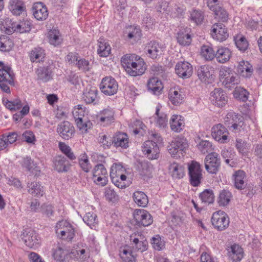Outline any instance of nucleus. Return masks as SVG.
<instances>
[{
    "mask_svg": "<svg viewBox=\"0 0 262 262\" xmlns=\"http://www.w3.org/2000/svg\"><path fill=\"white\" fill-rule=\"evenodd\" d=\"M122 66L125 71L131 76L136 77L143 74L147 66L144 59L134 54H127L121 59Z\"/></svg>",
    "mask_w": 262,
    "mask_h": 262,
    "instance_id": "1",
    "label": "nucleus"
},
{
    "mask_svg": "<svg viewBox=\"0 0 262 262\" xmlns=\"http://www.w3.org/2000/svg\"><path fill=\"white\" fill-rule=\"evenodd\" d=\"M55 228L57 236L63 240L71 241L75 236V231L73 226L66 220L58 222Z\"/></svg>",
    "mask_w": 262,
    "mask_h": 262,
    "instance_id": "2",
    "label": "nucleus"
},
{
    "mask_svg": "<svg viewBox=\"0 0 262 262\" xmlns=\"http://www.w3.org/2000/svg\"><path fill=\"white\" fill-rule=\"evenodd\" d=\"M15 75L11 67L0 69V89L6 93H10V85H14Z\"/></svg>",
    "mask_w": 262,
    "mask_h": 262,
    "instance_id": "3",
    "label": "nucleus"
},
{
    "mask_svg": "<svg viewBox=\"0 0 262 262\" xmlns=\"http://www.w3.org/2000/svg\"><path fill=\"white\" fill-rule=\"evenodd\" d=\"M233 177L235 188L237 189L243 190V193L246 194L249 198H252L255 193L256 191L250 186L247 188L246 187L247 184L245 182L246 178L245 172L242 170L235 171L233 174Z\"/></svg>",
    "mask_w": 262,
    "mask_h": 262,
    "instance_id": "4",
    "label": "nucleus"
},
{
    "mask_svg": "<svg viewBox=\"0 0 262 262\" xmlns=\"http://www.w3.org/2000/svg\"><path fill=\"white\" fill-rule=\"evenodd\" d=\"M205 168L206 171L212 174H216L221 167V159L216 152L208 154L204 159Z\"/></svg>",
    "mask_w": 262,
    "mask_h": 262,
    "instance_id": "5",
    "label": "nucleus"
},
{
    "mask_svg": "<svg viewBox=\"0 0 262 262\" xmlns=\"http://www.w3.org/2000/svg\"><path fill=\"white\" fill-rule=\"evenodd\" d=\"M130 245L135 251L144 252L148 249V242L141 232H135L129 236Z\"/></svg>",
    "mask_w": 262,
    "mask_h": 262,
    "instance_id": "6",
    "label": "nucleus"
},
{
    "mask_svg": "<svg viewBox=\"0 0 262 262\" xmlns=\"http://www.w3.org/2000/svg\"><path fill=\"white\" fill-rule=\"evenodd\" d=\"M94 182L101 186H105L108 182L107 171L102 164H96L92 170Z\"/></svg>",
    "mask_w": 262,
    "mask_h": 262,
    "instance_id": "7",
    "label": "nucleus"
},
{
    "mask_svg": "<svg viewBox=\"0 0 262 262\" xmlns=\"http://www.w3.org/2000/svg\"><path fill=\"white\" fill-rule=\"evenodd\" d=\"M229 218L223 211H219L213 213L211 223L215 229L221 231L227 229L229 225Z\"/></svg>",
    "mask_w": 262,
    "mask_h": 262,
    "instance_id": "8",
    "label": "nucleus"
},
{
    "mask_svg": "<svg viewBox=\"0 0 262 262\" xmlns=\"http://www.w3.org/2000/svg\"><path fill=\"white\" fill-rule=\"evenodd\" d=\"M99 88L104 94L112 96L117 93L118 84L114 78L112 76H106L101 80Z\"/></svg>",
    "mask_w": 262,
    "mask_h": 262,
    "instance_id": "9",
    "label": "nucleus"
},
{
    "mask_svg": "<svg viewBox=\"0 0 262 262\" xmlns=\"http://www.w3.org/2000/svg\"><path fill=\"white\" fill-rule=\"evenodd\" d=\"M188 146L186 139L184 137H178L171 141L167 146V149L169 153L174 157L178 154L183 155L185 152Z\"/></svg>",
    "mask_w": 262,
    "mask_h": 262,
    "instance_id": "10",
    "label": "nucleus"
},
{
    "mask_svg": "<svg viewBox=\"0 0 262 262\" xmlns=\"http://www.w3.org/2000/svg\"><path fill=\"white\" fill-rule=\"evenodd\" d=\"M133 215L135 225L138 227L148 226L152 223V216L145 210L136 209Z\"/></svg>",
    "mask_w": 262,
    "mask_h": 262,
    "instance_id": "11",
    "label": "nucleus"
},
{
    "mask_svg": "<svg viewBox=\"0 0 262 262\" xmlns=\"http://www.w3.org/2000/svg\"><path fill=\"white\" fill-rule=\"evenodd\" d=\"M243 117L234 112H228L224 118V124L229 128H232V130H240V128L244 124Z\"/></svg>",
    "mask_w": 262,
    "mask_h": 262,
    "instance_id": "12",
    "label": "nucleus"
},
{
    "mask_svg": "<svg viewBox=\"0 0 262 262\" xmlns=\"http://www.w3.org/2000/svg\"><path fill=\"white\" fill-rule=\"evenodd\" d=\"M142 148L145 157L150 160L158 159L160 157V148L155 141L149 140L145 141Z\"/></svg>",
    "mask_w": 262,
    "mask_h": 262,
    "instance_id": "13",
    "label": "nucleus"
},
{
    "mask_svg": "<svg viewBox=\"0 0 262 262\" xmlns=\"http://www.w3.org/2000/svg\"><path fill=\"white\" fill-rule=\"evenodd\" d=\"M56 132L59 136L65 140L72 139L75 134L73 124L68 121H63L59 123L57 126Z\"/></svg>",
    "mask_w": 262,
    "mask_h": 262,
    "instance_id": "14",
    "label": "nucleus"
},
{
    "mask_svg": "<svg viewBox=\"0 0 262 262\" xmlns=\"http://www.w3.org/2000/svg\"><path fill=\"white\" fill-rule=\"evenodd\" d=\"M210 35L214 39L223 42L228 38L229 33L227 28L224 24L217 23L212 26Z\"/></svg>",
    "mask_w": 262,
    "mask_h": 262,
    "instance_id": "15",
    "label": "nucleus"
},
{
    "mask_svg": "<svg viewBox=\"0 0 262 262\" xmlns=\"http://www.w3.org/2000/svg\"><path fill=\"white\" fill-rule=\"evenodd\" d=\"M229 132L222 124L219 123L214 125L211 128L212 137L221 143H225L229 142Z\"/></svg>",
    "mask_w": 262,
    "mask_h": 262,
    "instance_id": "16",
    "label": "nucleus"
},
{
    "mask_svg": "<svg viewBox=\"0 0 262 262\" xmlns=\"http://www.w3.org/2000/svg\"><path fill=\"white\" fill-rule=\"evenodd\" d=\"M210 100L213 105L222 107L227 104L228 97L226 93L222 89L216 88L211 92Z\"/></svg>",
    "mask_w": 262,
    "mask_h": 262,
    "instance_id": "17",
    "label": "nucleus"
},
{
    "mask_svg": "<svg viewBox=\"0 0 262 262\" xmlns=\"http://www.w3.org/2000/svg\"><path fill=\"white\" fill-rule=\"evenodd\" d=\"M96 118L101 125H110L115 121V111L110 107L104 108L96 115Z\"/></svg>",
    "mask_w": 262,
    "mask_h": 262,
    "instance_id": "18",
    "label": "nucleus"
},
{
    "mask_svg": "<svg viewBox=\"0 0 262 262\" xmlns=\"http://www.w3.org/2000/svg\"><path fill=\"white\" fill-rule=\"evenodd\" d=\"M23 239L26 245L30 248H36L40 245V238L33 229L25 230Z\"/></svg>",
    "mask_w": 262,
    "mask_h": 262,
    "instance_id": "19",
    "label": "nucleus"
},
{
    "mask_svg": "<svg viewBox=\"0 0 262 262\" xmlns=\"http://www.w3.org/2000/svg\"><path fill=\"white\" fill-rule=\"evenodd\" d=\"M213 68L208 65L200 67L197 70V75L199 79L205 83H211L214 80Z\"/></svg>",
    "mask_w": 262,
    "mask_h": 262,
    "instance_id": "20",
    "label": "nucleus"
},
{
    "mask_svg": "<svg viewBox=\"0 0 262 262\" xmlns=\"http://www.w3.org/2000/svg\"><path fill=\"white\" fill-rule=\"evenodd\" d=\"M175 71L179 77L187 79L191 76L193 68L192 66L187 61H179L176 65Z\"/></svg>",
    "mask_w": 262,
    "mask_h": 262,
    "instance_id": "21",
    "label": "nucleus"
},
{
    "mask_svg": "<svg viewBox=\"0 0 262 262\" xmlns=\"http://www.w3.org/2000/svg\"><path fill=\"white\" fill-rule=\"evenodd\" d=\"M20 164L23 169L29 172L35 176L38 177L40 173V167L31 157L26 156L24 157L20 161Z\"/></svg>",
    "mask_w": 262,
    "mask_h": 262,
    "instance_id": "22",
    "label": "nucleus"
},
{
    "mask_svg": "<svg viewBox=\"0 0 262 262\" xmlns=\"http://www.w3.org/2000/svg\"><path fill=\"white\" fill-rule=\"evenodd\" d=\"M98 91L96 87L89 86L83 91L82 99L86 104H96L99 102Z\"/></svg>",
    "mask_w": 262,
    "mask_h": 262,
    "instance_id": "23",
    "label": "nucleus"
},
{
    "mask_svg": "<svg viewBox=\"0 0 262 262\" xmlns=\"http://www.w3.org/2000/svg\"><path fill=\"white\" fill-rule=\"evenodd\" d=\"M71 166L70 162L64 156L58 155L53 160L54 169L59 173L68 172Z\"/></svg>",
    "mask_w": 262,
    "mask_h": 262,
    "instance_id": "24",
    "label": "nucleus"
},
{
    "mask_svg": "<svg viewBox=\"0 0 262 262\" xmlns=\"http://www.w3.org/2000/svg\"><path fill=\"white\" fill-rule=\"evenodd\" d=\"M32 12L34 17L38 20H45L49 15L47 7L41 2H37L33 4Z\"/></svg>",
    "mask_w": 262,
    "mask_h": 262,
    "instance_id": "25",
    "label": "nucleus"
},
{
    "mask_svg": "<svg viewBox=\"0 0 262 262\" xmlns=\"http://www.w3.org/2000/svg\"><path fill=\"white\" fill-rule=\"evenodd\" d=\"M35 73L37 79L44 82H47L53 78V67L51 65L39 67L36 69Z\"/></svg>",
    "mask_w": 262,
    "mask_h": 262,
    "instance_id": "26",
    "label": "nucleus"
},
{
    "mask_svg": "<svg viewBox=\"0 0 262 262\" xmlns=\"http://www.w3.org/2000/svg\"><path fill=\"white\" fill-rule=\"evenodd\" d=\"M146 50L148 56L153 59L160 58L163 52L159 43L155 40L150 41L148 43L146 46Z\"/></svg>",
    "mask_w": 262,
    "mask_h": 262,
    "instance_id": "27",
    "label": "nucleus"
},
{
    "mask_svg": "<svg viewBox=\"0 0 262 262\" xmlns=\"http://www.w3.org/2000/svg\"><path fill=\"white\" fill-rule=\"evenodd\" d=\"M191 29L188 27L180 29L177 33L178 42L181 46L189 45L192 38L190 35Z\"/></svg>",
    "mask_w": 262,
    "mask_h": 262,
    "instance_id": "28",
    "label": "nucleus"
},
{
    "mask_svg": "<svg viewBox=\"0 0 262 262\" xmlns=\"http://www.w3.org/2000/svg\"><path fill=\"white\" fill-rule=\"evenodd\" d=\"M125 168L121 163H114L111 168L110 177L112 181L117 182L116 178L119 176L122 179H126Z\"/></svg>",
    "mask_w": 262,
    "mask_h": 262,
    "instance_id": "29",
    "label": "nucleus"
},
{
    "mask_svg": "<svg viewBox=\"0 0 262 262\" xmlns=\"http://www.w3.org/2000/svg\"><path fill=\"white\" fill-rule=\"evenodd\" d=\"M9 9L14 15L18 16L26 11V6L21 0H10Z\"/></svg>",
    "mask_w": 262,
    "mask_h": 262,
    "instance_id": "30",
    "label": "nucleus"
},
{
    "mask_svg": "<svg viewBox=\"0 0 262 262\" xmlns=\"http://www.w3.org/2000/svg\"><path fill=\"white\" fill-rule=\"evenodd\" d=\"M232 56V52L228 48L221 47L215 52L216 61L221 63H225L228 61Z\"/></svg>",
    "mask_w": 262,
    "mask_h": 262,
    "instance_id": "31",
    "label": "nucleus"
},
{
    "mask_svg": "<svg viewBox=\"0 0 262 262\" xmlns=\"http://www.w3.org/2000/svg\"><path fill=\"white\" fill-rule=\"evenodd\" d=\"M237 70L238 74L245 78L250 77L254 71L252 66L248 61L244 60L239 62Z\"/></svg>",
    "mask_w": 262,
    "mask_h": 262,
    "instance_id": "32",
    "label": "nucleus"
},
{
    "mask_svg": "<svg viewBox=\"0 0 262 262\" xmlns=\"http://www.w3.org/2000/svg\"><path fill=\"white\" fill-rule=\"evenodd\" d=\"M114 146L121 147L126 148L128 147V138L126 133L118 132L116 133L113 137Z\"/></svg>",
    "mask_w": 262,
    "mask_h": 262,
    "instance_id": "33",
    "label": "nucleus"
},
{
    "mask_svg": "<svg viewBox=\"0 0 262 262\" xmlns=\"http://www.w3.org/2000/svg\"><path fill=\"white\" fill-rule=\"evenodd\" d=\"M185 95L180 90L171 89L169 92V99L171 103L174 105L181 104L184 101Z\"/></svg>",
    "mask_w": 262,
    "mask_h": 262,
    "instance_id": "34",
    "label": "nucleus"
},
{
    "mask_svg": "<svg viewBox=\"0 0 262 262\" xmlns=\"http://www.w3.org/2000/svg\"><path fill=\"white\" fill-rule=\"evenodd\" d=\"M169 170L172 177L174 179H180L185 175L184 167L176 162L170 165Z\"/></svg>",
    "mask_w": 262,
    "mask_h": 262,
    "instance_id": "35",
    "label": "nucleus"
},
{
    "mask_svg": "<svg viewBox=\"0 0 262 262\" xmlns=\"http://www.w3.org/2000/svg\"><path fill=\"white\" fill-rule=\"evenodd\" d=\"M142 35L141 31L138 28L129 26L124 32V36L129 40L136 41L139 39Z\"/></svg>",
    "mask_w": 262,
    "mask_h": 262,
    "instance_id": "36",
    "label": "nucleus"
},
{
    "mask_svg": "<svg viewBox=\"0 0 262 262\" xmlns=\"http://www.w3.org/2000/svg\"><path fill=\"white\" fill-rule=\"evenodd\" d=\"M229 256L233 261H239L244 257L243 249L239 245L234 244L231 247Z\"/></svg>",
    "mask_w": 262,
    "mask_h": 262,
    "instance_id": "37",
    "label": "nucleus"
},
{
    "mask_svg": "<svg viewBox=\"0 0 262 262\" xmlns=\"http://www.w3.org/2000/svg\"><path fill=\"white\" fill-rule=\"evenodd\" d=\"M147 85L148 89L155 94H159L163 88L161 81L157 77L150 78Z\"/></svg>",
    "mask_w": 262,
    "mask_h": 262,
    "instance_id": "38",
    "label": "nucleus"
},
{
    "mask_svg": "<svg viewBox=\"0 0 262 262\" xmlns=\"http://www.w3.org/2000/svg\"><path fill=\"white\" fill-rule=\"evenodd\" d=\"M181 116L179 115H172L170 120V125L172 130L180 133L184 126V123Z\"/></svg>",
    "mask_w": 262,
    "mask_h": 262,
    "instance_id": "39",
    "label": "nucleus"
},
{
    "mask_svg": "<svg viewBox=\"0 0 262 262\" xmlns=\"http://www.w3.org/2000/svg\"><path fill=\"white\" fill-rule=\"evenodd\" d=\"M13 47V41L9 37L5 35H0V51L8 52L12 50Z\"/></svg>",
    "mask_w": 262,
    "mask_h": 262,
    "instance_id": "40",
    "label": "nucleus"
},
{
    "mask_svg": "<svg viewBox=\"0 0 262 262\" xmlns=\"http://www.w3.org/2000/svg\"><path fill=\"white\" fill-rule=\"evenodd\" d=\"M28 192L37 197L42 196L44 194L43 187L38 182H28L27 183Z\"/></svg>",
    "mask_w": 262,
    "mask_h": 262,
    "instance_id": "41",
    "label": "nucleus"
},
{
    "mask_svg": "<svg viewBox=\"0 0 262 262\" xmlns=\"http://www.w3.org/2000/svg\"><path fill=\"white\" fill-rule=\"evenodd\" d=\"M111 48L110 45L103 39L100 38L98 42L97 53L100 57H106L111 53Z\"/></svg>",
    "mask_w": 262,
    "mask_h": 262,
    "instance_id": "42",
    "label": "nucleus"
},
{
    "mask_svg": "<svg viewBox=\"0 0 262 262\" xmlns=\"http://www.w3.org/2000/svg\"><path fill=\"white\" fill-rule=\"evenodd\" d=\"M29 56L32 62L42 61L45 56V50L40 47L34 48L30 51Z\"/></svg>",
    "mask_w": 262,
    "mask_h": 262,
    "instance_id": "43",
    "label": "nucleus"
},
{
    "mask_svg": "<svg viewBox=\"0 0 262 262\" xmlns=\"http://www.w3.org/2000/svg\"><path fill=\"white\" fill-rule=\"evenodd\" d=\"M133 197L134 201L139 206L145 207L148 204V197L143 191H135L133 194Z\"/></svg>",
    "mask_w": 262,
    "mask_h": 262,
    "instance_id": "44",
    "label": "nucleus"
},
{
    "mask_svg": "<svg viewBox=\"0 0 262 262\" xmlns=\"http://www.w3.org/2000/svg\"><path fill=\"white\" fill-rule=\"evenodd\" d=\"M214 14V18L223 23L227 22L229 18V14L222 6L217 7L214 10H211Z\"/></svg>",
    "mask_w": 262,
    "mask_h": 262,
    "instance_id": "45",
    "label": "nucleus"
},
{
    "mask_svg": "<svg viewBox=\"0 0 262 262\" xmlns=\"http://www.w3.org/2000/svg\"><path fill=\"white\" fill-rule=\"evenodd\" d=\"M221 154L227 164L232 167L236 165V162L234 159L235 156L234 151L232 150L223 149Z\"/></svg>",
    "mask_w": 262,
    "mask_h": 262,
    "instance_id": "46",
    "label": "nucleus"
},
{
    "mask_svg": "<svg viewBox=\"0 0 262 262\" xmlns=\"http://www.w3.org/2000/svg\"><path fill=\"white\" fill-rule=\"evenodd\" d=\"M127 246L121 247L119 250V255L123 262H135L136 257L133 255L131 250L126 249Z\"/></svg>",
    "mask_w": 262,
    "mask_h": 262,
    "instance_id": "47",
    "label": "nucleus"
},
{
    "mask_svg": "<svg viewBox=\"0 0 262 262\" xmlns=\"http://www.w3.org/2000/svg\"><path fill=\"white\" fill-rule=\"evenodd\" d=\"M214 198L213 191L211 189H206L199 194V198L203 203L205 204L213 203Z\"/></svg>",
    "mask_w": 262,
    "mask_h": 262,
    "instance_id": "48",
    "label": "nucleus"
},
{
    "mask_svg": "<svg viewBox=\"0 0 262 262\" xmlns=\"http://www.w3.org/2000/svg\"><path fill=\"white\" fill-rule=\"evenodd\" d=\"M196 147L203 154L213 152L214 148L212 144L209 141L202 140L197 144Z\"/></svg>",
    "mask_w": 262,
    "mask_h": 262,
    "instance_id": "49",
    "label": "nucleus"
},
{
    "mask_svg": "<svg viewBox=\"0 0 262 262\" xmlns=\"http://www.w3.org/2000/svg\"><path fill=\"white\" fill-rule=\"evenodd\" d=\"M48 38L50 43L55 47L59 46L62 42V38L59 35V32L56 30L49 32Z\"/></svg>",
    "mask_w": 262,
    "mask_h": 262,
    "instance_id": "50",
    "label": "nucleus"
},
{
    "mask_svg": "<svg viewBox=\"0 0 262 262\" xmlns=\"http://www.w3.org/2000/svg\"><path fill=\"white\" fill-rule=\"evenodd\" d=\"M80 167L85 172H89L92 168V165L89 161L88 157L85 153L81 154L78 159Z\"/></svg>",
    "mask_w": 262,
    "mask_h": 262,
    "instance_id": "51",
    "label": "nucleus"
},
{
    "mask_svg": "<svg viewBox=\"0 0 262 262\" xmlns=\"http://www.w3.org/2000/svg\"><path fill=\"white\" fill-rule=\"evenodd\" d=\"M239 82L238 76L234 73H232V74H230L229 78H226V79L223 80V84L224 86L229 90L234 88Z\"/></svg>",
    "mask_w": 262,
    "mask_h": 262,
    "instance_id": "52",
    "label": "nucleus"
},
{
    "mask_svg": "<svg viewBox=\"0 0 262 262\" xmlns=\"http://www.w3.org/2000/svg\"><path fill=\"white\" fill-rule=\"evenodd\" d=\"M136 169L140 175L143 177H149L150 174V167L145 161L139 162L137 164Z\"/></svg>",
    "mask_w": 262,
    "mask_h": 262,
    "instance_id": "53",
    "label": "nucleus"
},
{
    "mask_svg": "<svg viewBox=\"0 0 262 262\" xmlns=\"http://www.w3.org/2000/svg\"><path fill=\"white\" fill-rule=\"evenodd\" d=\"M201 55L206 60L211 61L215 57V53L211 47L203 45L201 48Z\"/></svg>",
    "mask_w": 262,
    "mask_h": 262,
    "instance_id": "54",
    "label": "nucleus"
},
{
    "mask_svg": "<svg viewBox=\"0 0 262 262\" xmlns=\"http://www.w3.org/2000/svg\"><path fill=\"white\" fill-rule=\"evenodd\" d=\"M58 146L60 150L70 160H74L76 159V157L73 152L71 148L65 143L60 142Z\"/></svg>",
    "mask_w": 262,
    "mask_h": 262,
    "instance_id": "55",
    "label": "nucleus"
},
{
    "mask_svg": "<svg viewBox=\"0 0 262 262\" xmlns=\"http://www.w3.org/2000/svg\"><path fill=\"white\" fill-rule=\"evenodd\" d=\"M231 196V193L229 191L226 190H222L218 198L219 205L223 206L227 205L230 201Z\"/></svg>",
    "mask_w": 262,
    "mask_h": 262,
    "instance_id": "56",
    "label": "nucleus"
},
{
    "mask_svg": "<svg viewBox=\"0 0 262 262\" xmlns=\"http://www.w3.org/2000/svg\"><path fill=\"white\" fill-rule=\"evenodd\" d=\"M160 110L159 106H157L155 113V115L157 116L156 124L159 127L164 128L167 126L168 119L166 115L164 113L160 114Z\"/></svg>",
    "mask_w": 262,
    "mask_h": 262,
    "instance_id": "57",
    "label": "nucleus"
},
{
    "mask_svg": "<svg viewBox=\"0 0 262 262\" xmlns=\"http://www.w3.org/2000/svg\"><path fill=\"white\" fill-rule=\"evenodd\" d=\"M235 43L239 50L244 52L248 47V42L246 38L241 35H237L234 37Z\"/></svg>",
    "mask_w": 262,
    "mask_h": 262,
    "instance_id": "58",
    "label": "nucleus"
},
{
    "mask_svg": "<svg viewBox=\"0 0 262 262\" xmlns=\"http://www.w3.org/2000/svg\"><path fill=\"white\" fill-rule=\"evenodd\" d=\"M75 66L79 70L84 73L90 71L92 68V65L90 61L83 58H79L77 62L75 63Z\"/></svg>",
    "mask_w": 262,
    "mask_h": 262,
    "instance_id": "59",
    "label": "nucleus"
},
{
    "mask_svg": "<svg viewBox=\"0 0 262 262\" xmlns=\"http://www.w3.org/2000/svg\"><path fill=\"white\" fill-rule=\"evenodd\" d=\"M83 221L91 229H93L95 225L98 224L97 215L93 212L86 213L83 218Z\"/></svg>",
    "mask_w": 262,
    "mask_h": 262,
    "instance_id": "60",
    "label": "nucleus"
},
{
    "mask_svg": "<svg viewBox=\"0 0 262 262\" xmlns=\"http://www.w3.org/2000/svg\"><path fill=\"white\" fill-rule=\"evenodd\" d=\"M184 13V10L182 6L176 4L174 5L170 4V10L169 14L172 17H180L182 16Z\"/></svg>",
    "mask_w": 262,
    "mask_h": 262,
    "instance_id": "61",
    "label": "nucleus"
},
{
    "mask_svg": "<svg viewBox=\"0 0 262 262\" xmlns=\"http://www.w3.org/2000/svg\"><path fill=\"white\" fill-rule=\"evenodd\" d=\"M204 14L200 10L193 9L190 13V19L196 25L201 24L204 20Z\"/></svg>",
    "mask_w": 262,
    "mask_h": 262,
    "instance_id": "62",
    "label": "nucleus"
},
{
    "mask_svg": "<svg viewBox=\"0 0 262 262\" xmlns=\"http://www.w3.org/2000/svg\"><path fill=\"white\" fill-rule=\"evenodd\" d=\"M76 124L78 129L82 134L87 133L93 125L92 123L88 118L82 120V121L76 122Z\"/></svg>",
    "mask_w": 262,
    "mask_h": 262,
    "instance_id": "63",
    "label": "nucleus"
},
{
    "mask_svg": "<svg viewBox=\"0 0 262 262\" xmlns=\"http://www.w3.org/2000/svg\"><path fill=\"white\" fill-rule=\"evenodd\" d=\"M66 252L62 248L57 247L53 249L52 256L54 259L57 261H63L67 256Z\"/></svg>",
    "mask_w": 262,
    "mask_h": 262,
    "instance_id": "64",
    "label": "nucleus"
}]
</instances>
